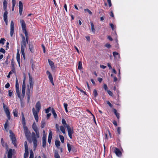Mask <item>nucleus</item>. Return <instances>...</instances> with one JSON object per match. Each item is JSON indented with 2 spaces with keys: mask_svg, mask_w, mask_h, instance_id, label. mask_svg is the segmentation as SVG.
I'll return each instance as SVG.
<instances>
[{
  "mask_svg": "<svg viewBox=\"0 0 158 158\" xmlns=\"http://www.w3.org/2000/svg\"><path fill=\"white\" fill-rule=\"evenodd\" d=\"M7 3L6 0H4L3 2V8L4 10H6Z\"/></svg>",
  "mask_w": 158,
  "mask_h": 158,
  "instance_id": "5701e85b",
  "label": "nucleus"
},
{
  "mask_svg": "<svg viewBox=\"0 0 158 158\" xmlns=\"http://www.w3.org/2000/svg\"><path fill=\"white\" fill-rule=\"evenodd\" d=\"M5 40L4 38H1L0 40V44H4V41H5Z\"/></svg>",
  "mask_w": 158,
  "mask_h": 158,
  "instance_id": "a18cd8bd",
  "label": "nucleus"
},
{
  "mask_svg": "<svg viewBox=\"0 0 158 158\" xmlns=\"http://www.w3.org/2000/svg\"><path fill=\"white\" fill-rule=\"evenodd\" d=\"M5 12L3 14V19L5 23L7 24V18L8 12L6 10H5Z\"/></svg>",
  "mask_w": 158,
  "mask_h": 158,
  "instance_id": "f3484780",
  "label": "nucleus"
},
{
  "mask_svg": "<svg viewBox=\"0 0 158 158\" xmlns=\"http://www.w3.org/2000/svg\"><path fill=\"white\" fill-rule=\"evenodd\" d=\"M52 114H53L54 117L55 118H56L57 117V115L55 112V110H54L53 108H52Z\"/></svg>",
  "mask_w": 158,
  "mask_h": 158,
  "instance_id": "c85d7f7f",
  "label": "nucleus"
},
{
  "mask_svg": "<svg viewBox=\"0 0 158 158\" xmlns=\"http://www.w3.org/2000/svg\"><path fill=\"white\" fill-rule=\"evenodd\" d=\"M46 136L43 135L42 138V146L44 148L46 146Z\"/></svg>",
  "mask_w": 158,
  "mask_h": 158,
  "instance_id": "a211bd4d",
  "label": "nucleus"
},
{
  "mask_svg": "<svg viewBox=\"0 0 158 158\" xmlns=\"http://www.w3.org/2000/svg\"><path fill=\"white\" fill-rule=\"evenodd\" d=\"M107 1L108 3L109 7H111L112 6L111 0H107Z\"/></svg>",
  "mask_w": 158,
  "mask_h": 158,
  "instance_id": "5fc2aeb1",
  "label": "nucleus"
},
{
  "mask_svg": "<svg viewBox=\"0 0 158 158\" xmlns=\"http://www.w3.org/2000/svg\"><path fill=\"white\" fill-rule=\"evenodd\" d=\"M82 68V64L81 61H79L78 63V69H81Z\"/></svg>",
  "mask_w": 158,
  "mask_h": 158,
  "instance_id": "e433bc0d",
  "label": "nucleus"
},
{
  "mask_svg": "<svg viewBox=\"0 0 158 158\" xmlns=\"http://www.w3.org/2000/svg\"><path fill=\"white\" fill-rule=\"evenodd\" d=\"M48 62L49 63V64L51 66V69L53 70H54L55 69V67L54 66V63L53 62L49 60H48Z\"/></svg>",
  "mask_w": 158,
  "mask_h": 158,
  "instance_id": "aec40b11",
  "label": "nucleus"
},
{
  "mask_svg": "<svg viewBox=\"0 0 158 158\" xmlns=\"http://www.w3.org/2000/svg\"><path fill=\"white\" fill-rule=\"evenodd\" d=\"M23 9V4L22 2L20 1L19 2V10L20 15H21L22 14Z\"/></svg>",
  "mask_w": 158,
  "mask_h": 158,
  "instance_id": "ddd939ff",
  "label": "nucleus"
},
{
  "mask_svg": "<svg viewBox=\"0 0 158 158\" xmlns=\"http://www.w3.org/2000/svg\"><path fill=\"white\" fill-rule=\"evenodd\" d=\"M61 122L64 127H66V126H67L68 125L67 124L66 121L64 118H62V119Z\"/></svg>",
  "mask_w": 158,
  "mask_h": 158,
  "instance_id": "cd10ccee",
  "label": "nucleus"
},
{
  "mask_svg": "<svg viewBox=\"0 0 158 158\" xmlns=\"http://www.w3.org/2000/svg\"><path fill=\"white\" fill-rule=\"evenodd\" d=\"M31 136L32 142L34 144L33 148L35 150L36 149L37 145V140L36 139L35 134L34 132L32 133Z\"/></svg>",
  "mask_w": 158,
  "mask_h": 158,
  "instance_id": "7ed1b4c3",
  "label": "nucleus"
},
{
  "mask_svg": "<svg viewBox=\"0 0 158 158\" xmlns=\"http://www.w3.org/2000/svg\"><path fill=\"white\" fill-rule=\"evenodd\" d=\"M54 157L55 158H60L58 152H55Z\"/></svg>",
  "mask_w": 158,
  "mask_h": 158,
  "instance_id": "37998d69",
  "label": "nucleus"
},
{
  "mask_svg": "<svg viewBox=\"0 0 158 158\" xmlns=\"http://www.w3.org/2000/svg\"><path fill=\"white\" fill-rule=\"evenodd\" d=\"M3 109L6 114L8 119L10 120V114L8 108L6 106V105L4 103H3Z\"/></svg>",
  "mask_w": 158,
  "mask_h": 158,
  "instance_id": "20e7f679",
  "label": "nucleus"
},
{
  "mask_svg": "<svg viewBox=\"0 0 158 158\" xmlns=\"http://www.w3.org/2000/svg\"><path fill=\"white\" fill-rule=\"evenodd\" d=\"M15 88H19V84L18 80L17 78L16 79V84H15Z\"/></svg>",
  "mask_w": 158,
  "mask_h": 158,
  "instance_id": "ea45409f",
  "label": "nucleus"
},
{
  "mask_svg": "<svg viewBox=\"0 0 158 158\" xmlns=\"http://www.w3.org/2000/svg\"><path fill=\"white\" fill-rule=\"evenodd\" d=\"M14 25L13 21H11L10 23V35L11 37H12L14 32Z\"/></svg>",
  "mask_w": 158,
  "mask_h": 158,
  "instance_id": "6e6552de",
  "label": "nucleus"
},
{
  "mask_svg": "<svg viewBox=\"0 0 158 158\" xmlns=\"http://www.w3.org/2000/svg\"><path fill=\"white\" fill-rule=\"evenodd\" d=\"M16 4L15 0H12V4L14 6H15Z\"/></svg>",
  "mask_w": 158,
  "mask_h": 158,
  "instance_id": "680f3d73",
  "label": "nucleus"
},
{
  "mask_svg": "<svg viewBox=\"0 0 158 158\" xmlns=\"http://www.w3.org/2000/svg\"><path fill=\"white\" fill-rule=\"evenodd\" d=\"M66 128H67L68 135L70 139L72 138V134H73L74 132L73 128H71L69 125L66 126Z\"/></svg>",
  "mask_w": 158,
  "mask_h": 158,
  "instance_id": "39448f33",
  "label": "nucleus"
},
{
  "mask_svg": "<svg viewBox=\"0 0 158 158\" xmlns=\"http://www.w3.org/2000/svg\"><path fill=\"white\" fill-rule=\"evenodd\" d=\"M29 85H28L27 88L29 87L30 89H31V91L32 92L33 90V85L34 82L32 81V77L29 74Z\"/></svg>",
  "mask_w": 158,
  "mask_h": 158,
  "instance_id": "423d86ee",
  "label": "nucleus"
},
{
  "mask_svg": "<svg viewBox=\"0 0 158 158\" xmlns=\"http://www.w3.org/2000/svg\"><path fill=\"white\" fill-rule=\"evenodd\" d=\"M20 23L23 32L27 31L26 30V24L24 20L23 19H21Z\"/></svg>",
  "mask_w": 158,
  "mask_h": 158,
  "instance_id": "1a4fd4ad",
  "label": "nucleus"
},
{
  "mask_svg": "<svg viewBox=\"0 0 158 158\" xmlns=\"http://www.w3.org/2000/svg\"><path fill=\"white\" fill-rule=\"evenodd\" d=\"M25 129L24 133L25 135L26 136L27 140L29 141L30 143L31 142V141L30 139V132L28 130L27 128V127H24Z\"/></svg>",
  "mask_w": 158,
  "mask_h": 158,
  "instance_id": "0eeeda50",
  "label": "nucleus"
},
{
  "mask_svg": "<svg viewBox=\"0 0 158 158\" xmlns=\"http://www.w3.org/2000/svg\"><path fill=\"white\" fill-rule=\"evenodd\" d=\"M22 123L24 127H26V122H25V119L24 117V115L23 113H22Z\"/></svg>",
  "mask_w": 158,
  "mask_h": 158,
  "instance_id": "412c9836",
  "label": "nucleus"
},
{
  "mask_svg": "<svg viewBox=\"0 0 158 158\" xmlns=\"http://www.w3.org/2000/svg\"><path fill=\"white\" fill-rule=\"evenodd\" d=\"M13 92L11 91V90H9V96L10 97L11 96L12 93Z\"/></svg>",
  "mask_w": 158,
  "mask_h": 158,
  "instance_id": "bf43d9fd",
  "label": "nucleus"
},
{
  "mask_svg": "<svg viewBox=\"0 0 158 158\" xmlns=\"http://www.w3.org/2000/svg\"><path fill=\"white\" fill-rule=\"evenodd\" d=\"M110 26L111 27L112 29L113 30H114V25L112 23H110Z\"/></svg>",
  "mask_w": 158,
  "mask_h": 158,
  "instance_id": "0e129e2a",
  "label": "nucleus"
},
{
  "mask_svg": "<svg viewBox=\"0 0 158 158\" xmlns=\"http://www.w3.org/2000/svg\"><path fill=\"white\" fill-rule=\"evenodd\" d=\"M60 129L61 131L63 133H65V129L64 127L63 126H60Z\"/></svg>",
  "mask_w": 158,
  "mask_h": 158,
  "instance_id": "7c9ffc66",
  "label": "nucleus"
},
{
  "mask_svg": "<svg viewBox=\"0 0 158 158\" xmlns=\"http://www.w3.org/2000/svg\"><path fill=\"white\" fill-rule=\"evenodd\" d=\"M28 148H25V153L24 154V156H28Z\"/></svg>",
  "mask_w": 158,
  "mask_h": 158,
  "instance_id": "c756f323",
  "label": "nucleus"
},
{
  "mask_svg": "<svg viewBox=\"0 0 158 158\" xmlns=\"http://www.w3.org/2000/svg\"><path fill=\"white\" fill-rule=\"evenodd\" d=\"M105 46L108 48H111V45H110V44H106L105 45Z\"/></svg>",
  "mask_w": 158,
  "mask_h": 158,
  "instance_id": "09e8293b",
  "label": "nucleus"
},
{
  "mask_svg": "<svg viewBox=\"0 0 158 158\" xmlns=\"http://www.w3.org/2000/svg\"><path fill=\"white\" fill-rule=\"evenodd\" d=\"M16 59L17 61L19 64V66H20V54L19 53V49H18V52L17 53L16 55Z\"/></svg>",
  "mask_w": 158,
  "mask_h": 158,
  "instance_id": "6ab92c4d",
  "label": "nucleus"
},
{
  "mask_svg": "<svg viewBox=\"0 0 158 158\" xmlns=\"http://www.w3.org/2000/svg\"><path fill=\"white\" fill-rule=\"evenodd\" d=\"M103 88L105 89V90H106L107 91L108 87H107V85L106 84H104L103 85Z\"/></svg>",
  "mask_w": 158,
  "mask_h": 158,
  "instance_id": "3c124183",
  "label": "nucleus"
},
{
  "mask_svg": "<svg viewBox=\"0 0 158 158\" xmlns=\"http://www.w3.org/2000/svg\"><path fill=\"white\" fill-rule=\"evenodd\" d=\"M107 92L108 94L111 96H112L113 95L112 93L110 90H107Z\"/></svg>",
  "mask_w": 158,
  "mask_h": 158,
  "instance_id": "603ef678",
  "label": "nucleus"
},
{
  "mask_svg": "<svg viewBox=\"0 0 158 158\" xmlns=\"http://www.w3.org/2000/svg\"><path fill=\"white\" fill-rule=\"evenodd\" d=\"M107 65L108 66V67H109V69H112V67L111 65V64H110V63H107Z\"/></svg>",
  "mask_w": 158,
  "mask_h": 158,
  "instance_id": "e2e57ef3",
  "label": "nucleus"
},
{
  "mask_svg": "<svg viewBox=\"0 0 158 158\" xmlns=\"http://www.w3.org/2000/svg\"><path fill=\"white\" fill-rule=\"evenodd\" d=\"M100 67L101 68H102V69H105L106 68V66L103 65H100Z\"/></svg>",
  "mask_w": 158,
  "mask_h": 158,
  "instance_id": "69168bd1",
  "label": "nucleus"
},
{
  "mask_svg": "<svg viewBox=\"0 0 158 158\" xmlns=\"http://www.w3.org/2000/svg\"><path fill=\"white\" fill-rule=\"evenodd\" d=\"M56 128L57 131H59L58 125L57 124H56Z\"/></svg>",
  "mask_w": 158,
  "mask_h": 158,
  "instance_id": "774afa93",
  "label": "nucleus"
},
{
  "mask_svg": "<svg viewBox=\"0 0 158 158\" xmlns=\"http://www.w3.org/2000/svg\"><path fill=\"white\" fill-rule=\"evenodd\" d=\"M52 133L51 131H50L48 135V139H52Z\"/></svg>",
  "mask_w": 158,
  "mask_h": 158,
  "instance_id": "79ce46f5",
  "label": "nucleus"
},
{
  "mask_svg": "<svg viewBox=\"0 0 158 158\" xmlns=\"http://www.w3.org/2000/svg\"><path fill=\"white\" fill-rule=\"evenodd\" d=\"M23 33L25 34V36H26V41L27 42V43H28V40H29V37L27 33V31L23 32Z\"/></svg>",
  "mask_w": 158,
  "mask_h": 158,
  "instance_id": "bb28decb",
  "label": "nucleus"
},
{
  "mask_svg": "<svg viewBox=\"0 0 158 158\" xmlns=\"http://www.w3.org/2000/svg\"><path fill=\"white\" fill-rule=\"evenodd\" d=\"M46 73L48 76V77L49 80L51 82V83H52V84L53 85H54V84L53 82L52 76L51 73H50V72L48 71H47L46 72Z\"/></svg>",
  "mask_w": 158,
  "mask_h": 158,
  "instance_id": "9b49d317",
  "label": "nucleus"
},
{
  "mask_svg": "<svg viewBox=\"0 0 158 158\" xmlns=\"http://www.w3.org/2000/svg\"><path fill=\"white\" fill-rule=\"evenodd\" d=\"M35 132L36 134V137L37 138H39L40 137V133L39 131H38Z\"/></svg>",
  "mask_w": 158,
  "mask_h": 158,
  "instance_id": "49530a36",
  "label": "nucleus"
},
{
  "mask_svg": "<svg viewBox=\"0 0 158 158\" xmlns=\"http://www.w3.org/2000/svg\"><path fill=\"white\" fill-rule=\"evenodd\" d=\"M45 122L44 120H42L41 122V127L43 128L45 126Z\"/></svg>",
  "mask_w": 158,
  "mask_h": 158,
  "instance_id": "72a5a7b5",
  "label": "nucleus"
},
{
  "mask_svg": "<svg viewBox=\"0 0 158 158\" xmlns=\"http://www.w3.org/2000/svg\"><path fill=\"white\" fill-rule=\"evenodd\" d=\"M10 86V84L9 83H7V84L5 85V87L6 88H8Z\"/></svg>",
  "mask_w": 158,
  "mask_h": 158,
  "instance_id": "13d9d810",
  "label": "nucleus"
},
{
  "mask_svg": "<svg viewBox=\"0 0 158 158\" xmlns=\"http://www.w3.org/2000/svg\"><path fill=\"white\" fill-rule=\"evenodd\" d=\"M59 137L60 139V140L61 141V142L62 143H64V136L62 135H59Z\"/></svg>",
  "mask_w": 158,
  "mask_h": 158,
  "instance_id": "58836bf2",
  "label": "nucleus"
},
{
  "mask_svg": "<svg viewBox=\"0 0 158 158\" xmlns=\"http://www.w3.org/2000/svg\"><path fill=\"white\" fill-rule=\"evenodd\" d=\"M93 93L95 97H96L98 96L97 92L96 89L94 90Z\"/></svg>",
  "mask_w": 158,
  "mask_h": 158,
  "instance_id": "a19ab883",
  "label": "nucleus"
},
{
  "mask_svg": "<svg viewBox=\"0 0 158 158\" xmlns=\"http://www.w3.org/2000/svg\"><path fill=\"white\" fill-rule=\"evenodd\" d=\"M21 54L24 58L25 59V55L24 53V49L26 47V41L25 40V38L24 36L22 37V41L21 43Z\"/></svg>",
  "mask_w": 158,
  "mask_h": 158,
  "instance_id": "f03ea898",
  "label": "nucleus"
},
{
  "mask_svg": "<svg viewBox=\"0 0 158 158\" xmlns=\"http://www.w3.org/2000/svg\"><path fill=\"white\" fill-rule=\"evenodd\" d=\"M25 83L24 81H23V85L22 86V94L23 95V98H24L25 94Z\"/></svg>",
  "mask_w": 158,
  "mask_h": 158,
  "instance_id": "4468645a",
  "label": "nucleus"
},
{
  "mask_svg": "<svg viewBox=\"0 0 158 158\" xmlns=\"http://www.w3.org/2000/svg\"><path fill=\"white\" fill-rule=\"evenodd\" d=\"M13 113H14V116L15 117H17L18 116V111L16 109H15V110H14Z\"/></svg>",
  "mask_w": 158,
  "mask_h": 158,
  "instance_id": "4c0bfd02",
  "label": "nucleus"
},
{
  "mask_svg": "<svg viewBox=\"0 0 158 158\" xmlns=\"http://www.w3.org/2000/svg\"><path fill=\"white\" fill-rule=\"evenodd\" d=\"M90 24L91 26V30L92 31L93 33H95V30L94 28V26L93 24V23L92 22H90Z\"/></svg>",
  "mask_w": 158,
  "mask_h": 158,
  "instance_id": "a878e982",
  "label": "nucleus"
},
{
  "mask_svg": "<svg viewBox=\"0 0 158 158\" xmlns=\"http://www.w3.org/2000/svg\"><path fill=\"white\" fill-rule=\"evenodd\" d=\"M12 152L11 149H10L8 152V158H12Z\"/></svg>",
  "mask_w": 158,
  "mask_h": 158,
  "instance_id": "b1692460",
  "label": "nucleus"
},
{
  "mask_svg": "<svg viewBox=\"0 0 158 158\" xmlns=\"http://www.w3.org/2000/svg\"><path fill=\"white\" fill-rule=\"evenodd\" d=\"M10 137L12 140V143L14 145V146H16V138L15 137V135L14 134H12V135H10Z\"/></svg>",
  "mask_w": 158,
  "mask_h": 158,
  "instance_id": "2eb2a0df",
  "label": "nucleus"
},
{
  "mask_svg": "<svg viewBox=\"0 0 158 158\" xmlns=\"http://www.w3.org/2000/svg\"><path fill=\"white\" fill-rule=\"evenodd\" d=\"M32 128L34 131L35 132L39 131L36 124L35 122H34L33 124L32 125Z\"/></svg>",
  "mask_w": 158,
  "mask_h": 158,
  "instance_id": "4be33fe9",
  "label": "nucleus"
},
{
  "mask_svg": "<svg viewBox=\"0 0 158 158\" xmlns=\"http://www.w3.org/2000/svg\"><path fill=\"white\" fill-rule=\"evenodd\" d=\"M15 73V68H14V67H13V68L11 69V70L10 71L9 73V75H11L13 73Z\"/></svg>",
  "mask_w": 158,
  "mask_h": 158,
  "instance_id": "f704fd0d",
  "label": "nucleus"
},
{
  "mask_svg": "<svg viewBox=\"0 0 158 158\" xmlns=\"http://www.w3.org/2000/svg\"><path fill=\"white\" fill-rule=\"evenodd\" d=\"M114 152L115 153L117 156H120L122 155V153L119 149L116 148H114Z\"/></svg>",
  "mask_w": 158,
  "mask_h": 158,
  "instance_id": "f8f14e48",
  "label": "nucleus"
},
{
  "mask_svg": "<svg viewBox=\"0 0 158 158\" xmlns=\"http://www.w3.org/2000/svg\"><path fill=\"white\" fill-rule=\"evenodd\" d=\"M51 109V108L50 107H49L48 108H47V109L45 110V113H48L49 111H50Z\"/></svg>",
  "mask_w": 158,
  "mask_h": 158,
  "instance_id": "de8ad7c7",
  "label": "nucleus"
},
{
  "mask_svg": "<svg viewBox=\"0 0 158 158\" xmlns=\"http://www.w3.org/2000/svg\"><path fill=\"white\" fill-rule=\"evenodd\" d=\"M8 122V120H6V122L4 125V128L6 130L7 127V123Z\"/></svg>",
  "mask_w": 158,
  "mask_h": 158,
  "instance_id": "8fccbe9b",
  "label": "nucleus"
},
{
  "mask_svg": "<svg viewBox=\"0 0 158 158\" xmlns=\"http://www.w3.org/2000/svg\"><path fill=\"white\" fill-rule=\"evenodd\" d=\"M120 131H121V128L119 127H118V129H117V131L119 134H120Z\"/></svg>",
  "mask_w": 158,
  "mask_h": 158,
  "instance_id": "052dcab7",
  "label": "nucleus"
},
{
  "mask_svg": "<svg viewBox=\"0 0 158 158\" xmlns=\"http://www.w3.org/2000/svg\"><path fill=\"white\" fill-rule=\"evenodd\" d=\"M0 52H2L3 53H5V52H6V51L3 48H1L0 49Z\"/></svg>",
  "mask_w": 158,
  "mask_h": 158,
  "instance_id": "864d4df0",
  "label": "nucleus"
},
{
  "mask_svg": "<svg viewBox=\"0 0 158 158\" xmlns=\"http://www.w3.org/2000/svg\"><path fill=\"white\" fill-rule=\"evenodd\" d=\"M106 103L110 107H112L113 106L110 103L109 101H106Z\"/></svg>",
  "mask_w": 158,
  "mask_h": 158,
  "instance_id": "4d7b16f0",
  "label": "nucleus"
},
{
  "mask_svg": "<svg viewBox=\"0 0 158 158\" xmlns=\"http://www.w3.org/2000/svg\"><path fill=\"white\" fill-rule=\"evenodd\" d=\"M64 108H67L68 104L66 103H64Z\"/></svg>",
  "mask_w": 158,
  "mask_h": 158,
  "instance_id": "338daca9",
  "label": "nucleus"
},
{
  "mask_svg": "<svg viewBox=\"0 0 158 158\" xmlns=\"http://www.w3.org/2000/svg\"><path fill=\"white\" fill-rule=\"evenodd\" d=\"M55 144L57 148H59V147L60 144V141L59 140H56L55 142Z\"/></svg>",
  "mask_w": 158,
  "mask_h": 158,
  "instance_id": "473e14b6",
  "label": "nucleus"
},
{
  "mask_svg": "<svg viewBox=\"0 0 158 158\" xmlns=\"http://www.w3.org/2000/svg\"><path fill=\"white\" fill-rule=\"evenodd\" d=\"M9 63L8 60H6L5 62L4 63V65L6 66H7Z\"/></svg>",
  "mask_w": 158,
  "mask_h": 158,
  "instance_id": "6e6d98bb",
  "label": "nucleus"
},
{
  "mask_svg": "<svg viewBox=\"0 0 158 158\" xmlns=\"http://www.w3.org/2000/svg\"><path fill=\"white\" fill-rule=\"evenodd\" d=\"M113 56L115 57H116L118 56V57H119V55L118 53L116 52H113Z\"/></svg>",
  "mask_w": 158,
  "mask_h": 158,
  "instance_id": "c9c22d12",
  "label": "nucleus"
},
{
  "mask_svg": "<svg viewBox=\"0 0 158 158\" xmlns=\"http://www.w3.org/2000/svg\"><path fill=\"white\" fill-rule=\"evenodd\" d=\"M29 49L30 51L32 53L34 52V47L32 44H29Z\"/></svg>",
  "mask_w": 158,
  "mask_h": 158,
  "instance_id": "393cba45",
  "label": "nucleus"
},
{
  "mask_svg": "<svg viewBox=\"0 0 158 158\" xmlns=\"http://www.w3.org/2000/svg\"><path fill=\"white\" fill-rule=\"evenodd\" d=\"M84 11H87L90 15H92V12H91V11L89 10L88 9H84Z\"/></svg>",
  "mask_w": 158,
  "mask_h": 158,
  "instance_id": "c03bdc74",
  "label": "nucleus"
},
{
  "mask_svg": "<svg viewBox=\"0 0 158 158\" xmlns=\"http://www.w3.org/2000/svg\"><path fill=\"white\" fill-rule=\"evenodd\" d=\"M35 108L36 109V110H35L34 107L32 108V113L35 120L36 122H38L39 119L38 113L41 109V104L40 102L38 101L37 102L35 105Z\"/></svg>",
  "mask_w": 158,
  "mask_h": 158,
  "instance_id": "f257e3e1",
  "label": "nucleus"
},
{
  "mask_svg": "<svg viewBox=\"0 0 158 158\" xmlns=\"http://www.w3.org/2000/svg\"><path fill=\"white\" fill-rule=\"evenodd\" d=\"M16 94L18 96V97L19 99H20V101L22 102V100L24 98H23V95L22 94V96H21L20 95V91H19V88H16Z\"/></svg>",
  "mask_w": 158,
  "mask_h": 158,
  "instance_id": "dca6fc26",
  "label": "nucleus"
},
{
  "mask_svg": "<svg viewBox=\"0 0 158 158\" xmlns=\"http://www.w3.org/2000/svg\"><path fill=\"white\" fill-rule=\"evenodd\" d=\"M31 90V89H30V88L29 87H28V88H27V92L26 93V95L27 96V102L28 103L30 101Z\"/></svg>",
  "mask_w": 158,
  "mask_h": 158,
  "instance_id": "9d476101",
  "label": "nucleus"
},
{
  "mask_svg": "<svg viewBox=\"0 0 158 158\" xmlns=\"http://www.w3.org/2000/svg\"><path fill=\"white\" fill-rule=\"evenodd\" d=\"M67 146L68 147V150L70 152L71 150L72 145H70L69 143H68L67 144Z\"/></svg>",
  "mask_w": 158,
  "mask_h": 158,
  "instance_id": "2f4dec72",
  "label": "nucleus"
}]
</instances>
